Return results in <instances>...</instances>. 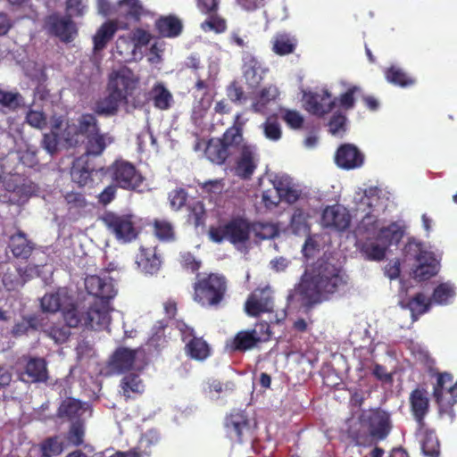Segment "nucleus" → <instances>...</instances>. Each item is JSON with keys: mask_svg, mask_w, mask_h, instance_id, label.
<instances>
[{"mask_svg": "<svg viewBox=\"0 0 457 457\" xmlns=\"http://www.w3.org/2000/svg\"><path fill=\"white\" fill-rule=\"evenodd\" d=\"M347 283L340 268L325 259H318L304 272L295 287L303 306L307 309L329 299Z\"/></svg>", "mask_w": 457, "mask_h": 457, "instance_id": "1", "label": "nucleus"}, {"mask_svg": "<svg viewBox=\"0 0 457 457\" xmlns=\"http://www.w3.org/2000/svg\"><path fill=\"white\" fill-rule=\"evenodd\" d=\"M192 299L205 309L221 308L228 295V279L218 272L197 273L192 284Z\"/></svg>", "mask_w": 457, "mask_h": 457, "instance_id": "2", "label": "nucleus"}, {"mask_svg": "<svg viewBox=\"0 0 457 457\" xmlns=\"http://www.w3.org/2000/svg\"><path fill=\"white\" fill-rule=\"evenodd\" d=\"M245 123L246 120L242 114L237 113L232 126L228 128L220 137H212L208 140L204 150L206 158L212 163L224 164L243 142Z\"/></svg>", "mask_w": 457, "mask_h": 457, "instance_id": "3", "label": "nucleus"}, {"mask_svg": "<svg viewBox=\"0 0 457 457\" xmlns=\"http://www.w3.org/2000/svg\"><path fill=\"white\" fill-rule=\"evenodd\" d=\"M436 378L433 386V397L438 405L440 415L454 418L453 406L457 404V381L453 384V376L449 372H435Z\"/></svg>", "mask_w": 457, "mask_h": 457, "instance_id": "4", "label": "nucleus"}, {"mask_svg": "<svg viewBox=\"0 0 457 457\" xmlns=\"http://www.w3.org/2000/svg\"><path fill=\"white\" fill-rule=\"evenodd\" d=\"M251 235V222L246 219L237 217L228 220L224 225L211 227L210 238L215 243L225 240L234 245H245Z\"/></svg>", "mask_w": 457, "mask_h": 457, "instance_id": "5", "label": "nucleus"}, {"mask_svg": "<svg viewBox=\"0 0 457 457\" xmlns=\"http://www.w3.org/2000/svg\"><path fill=\"white\" fill-rule=\"evenodd\" d=\"M358 420L368 428L371 437L377 441L385 440L393 428L390 412L380 407L361 410Z\"/></svg>", "mask_w": 457, "mask_h": 457, "instance_id": "6", "label": "nucleus"}, {"mask_svg": "<svg viewBox=\"0 0 457 457\" xmlns=\"http://www.w3.org/2000/svg\"><path fill=\"white\" fill-rule=\"evenodd\" d=\"M101 130L95 113H82L76 122L67 123L63 132V140L69 146L76 147L84 144L85 139Z\"/></svg>", "mask_w": 457, "mask_h": 457, "instance_id": "7", "label": "nucleus"}, {"mask_svg": "<svg viewBox=\"0 0 457 457\" xmlns=\"http://www.w3.org/2000/svg\"><path fill=\"white\" fill-rule=\"evenodd\" d=\"M102 221L119 241L131 242L138 235L136 217L131 213L106 212L102 217Z\"/></svg>", "mask_w": 457, "mask_h": 457, "instance_id": "8", "label": "nucleus"}, {"mask_svg": "<svg viewBox=\"0 0 457 457\" xmlns=\"http://www.w3.org/2000/svg\"><path fill=\"white\" fill-rule=\"evenodd\" d=\"M112 182L119 187L137 191L145 181L142 173L134 164L125 160H116L108 168Z\"/></svg>", "mask_w": 457, "mask_h": 457, "instance_id": "9", "label": "nucleus"}, {"mask_svg": "<svg viewBox=\"0 0 457 457\" xmlns=\"http://www.w3.org/2000/svg\"><path fill=\"white\" fill-rule=\"evenodd\" d=\"M226 437L233 444L241 445L250 441L253 437V429L250 420L245 411L233 410L224 420Z\"/></svg>", "mask_w": 457, "mask_h": 457, "instance_id": "10", "label": "nucleus"}, {"mask_svg": "<svg viewBox=\"0 0 457 457\" xmlns=\"http://www.w3.org/2000/svg\"><path fill=\"white\" fill-rule=\"evenodd\" d=\"M137 83L138 79L135 78L133 71L127 67H122L109 74L106 90L112 91L124 103H128Z\"/></svg>", "mask_w": 457, "mask_h": 457, "instance_id": "11", "label": "nucleus"}, {"mask_svg": "<svg viewBox=\"0 0 457 457\" xmlns=\"http://www.w3.org/2000/svg\"><path fill=\"white\" fill-rule=\"evenodd\" d=\"M414 247L417 266L413 270V278L418 281H426L436 276L439 269V262L431 252L422 248L421 244L409 245V250Z\"/></svg>", "mask_w": 457, "mask_h": 457, "instance_id": "12", "label": "nucleus"}, {"mask_svg": "<svg viewBox=\"0 0 457 457\" xmlns=\"http://www.w3.org/2000/svg\"><path fill=\"white\" fill-rule=\"evenodd\" d=\"M237 150H239V155L236 161L235 174L242 179H250L259 162L257 147L243 144Z\"/></svg>", "mask_w": 457, "mask_h": 457, "instance_id": "13", "label": "nucleus"}, {"mask_svg": "<svg viewBox=\"0 0 457 457\" xmlns=\"http://www.w3.org/2000/svg\"><path fill=\"white\" fill-rule=\"evenodd\" d=\"M46 25L50 34L64 43H71L78 35V28L72 21L71 15L52 14L48 16Z\"/></svg>", "mask_w": 457, "mask_h": 457, "instance_id": "14", "label": "nucleus"}, {"mask_svg": "<svg viewBox=\"0 0 457 457\" xmlns=\"http://www.w3.org/2000/svg\"><path fill=\"white\" fill-rule=\"evenodd\" d=\"M108 301H95L84 311L83 327L94 330H102L111 321V316L107 307Z\"/></svg>", "mask_w": 457, "mask_h": 457, "instance_id": "15", "label": "nucleus"}, {"mask_svg": "<svg viewBox=\"0 0 457 457\" xmlns=\"http://www.w3.org/2000/svg\"><path fill=\"white\" fill-rule=\"evenodd\" d=\"M351 224V215L346 208L340 204L327 206L321 214V225L337 231L346 230Z\"/></svg>", "mask_w": 457, "mask_h": 457, "instance_id": "16", "label": "nucleus"}, {"mask_svg": "<svg viewBox=\"0 0 457 457\" xmlns=\"http://www.w3.org/2000/svg\"><path fill=\"white\" fill-rule=\"evenodd\" d=\"M66 216L70 220H78L91 212L92 204L83 193L69 191L63 195Z\"/></svg>", "mask_w": 457, "mask_h": 457, "instance_id": "17", "label": "nucleus"}, {"mask_svg": "<svg viewBox=\"0 0 457 457\" xmlns=\"http://www.w3.org/2000/svg\"><path fill=\"white\" fill-rule=\"evenodd\" d=\"M336 106V100L331 99V94L328 89L321 93L310 92L304 95V107L311 114L322 117L330 112Z\"/></svg>", "mask_w": 457, "mask_h": 457, "instance_id": "18", "label": "nucleus"}, {"mask_svg": "<svg viewBox=\"0 0 457 457\" xmlns=\"http://www.w3.org/2000/svg\"><path fill=\"white\" fill-rule=\"evenodd\" d=\"M273 307V297L265 289L254 290L249 295L245 303V311L251 317H258L262 313L272 312Z\"/></svg>", "mask_w": 457, "mask_h": 457, "instance_id": "19", "label": "nucleus"}, {"mask_svg": "<svg viewBox=\"0 0 457 457\" xmlns=\"http://www.w3.org/2000/svg\"><path fill=\"white\" fill-rule=\"evenodd\" d=\"M336 164L344 170H354L362 166L364 154L353 144L341 145L335 154Z\"/></svg>", "mask_w": 457, "mask_h": 457, "instance_id": "20", "label": "nucleus"}, {"mask_svg": "<svg viewBox=\"0 0 457 457\" xmlns=\"http://www.w3.org/2000/svg\"><path fill=\"white\" fill-rule=\"evenodd\" d=\"M84 284L87 293L100 301H109L116 295L112 279L109 277L89 275L85 278Z\"/></svg>", "mask_w": 457, "mask_h": 457, "instance_id": "21", "label": "nucleus"}, {"mask_svg": "<svg viewBox=\"0 0 457 457\" xmlns=\"http://www.w3.org/2000/svg\"><path fill=\"white\" fill-rule=\"evenodd\" d=\"M410 410L417 427H424L425 418L429 412V398L424 388H415L409 396Z\"/></svg>", "mask_w": 457, "mask_h": 457, "instance_id": "22", "label": "nucleus"}, {"mask_svg": "<svg viewBox=\"0 0 457 457\" xmlns=\"http://www.w3.org/2000/svg\"><path fill=\"white\" fill-rule=\"evenodd\" d=\"M20 378L21 381L30 384L46 382L48 370L46 361L43 358H29Z\"/></svg>", "mask_w": 457, "mask_h": 457, "instance_id": "23", "label": "nucleus"}, {"mask_svg": "<svg viewBox=\"0 0 457 457\" xmlns=\"http://www.w3.org/2000/svg\"><path fill=\"white\" fill-rule=\"evenodd\" d=\"M128 28L129 25L127 22L123 23L118 21H107L104 22L93 37L94 52L97 53L104 50L119 29H126Z\"/></svg>", "mask_w": 457, "mask_h": 457, "instance_id": "24", "label": "nucleus"}, {"mask_svg": "<svg viewBox=\"0 0 457 457\" xmlns=\"http://www.w3.org/2000/svg\"><path fill=\"white\" fill-rule=\"evenodd\" d=\"M136 263L138 269L145 274H155L161 268V255L157 253L156 247L141 246L137 255Z\"/></svg>", "mask_w": 457, "mask_h": 457, "instance_id": "25", "label": "nucleus"}, {"mask_svg": "<svg viewBox=\"0 0 457 457\" xmlns=\"http://www.w3.org/2000/svg\"><path fill=\"white\" fill-rule=\"evenodd\" d=\"M94 171L95 168L90 166L87 155H80L72 162L71 177L74 183L78 184L79 187H85L92 181V174Z\"/></svg>", "mask_w": 457, "mask_h": 457, "instance_id": "26", "label": "nucleus"}, {"mask_svg": "<svg viewBox=\"0 0 457 457\" xmlns=\"http://www.w3.org/2000/svg\"><path fill=\"white\" fill-rule=\"evenodd\" d=\"M268 70L255 56L247 54L244 58V77L251 87H257Z\"/></svg>", "mask_w": 457, "mask_h": 457, "instance_id": "27", "label": "nucleus"}, {"mask_svg": "<svg viewBox=\"0 0 457 457\" xmlns=\"http://www.w3.org/2000/svg\"><path fill=\"white\" fill-rule=\"evenodd\" d=\"M271 50L278 56L292 54L298 46V39L288 32L276 33L271 41Z\"/></svg>", "mask_w": 457, "mask_h": 457, "instance_id": "28", "label": "nucleus"}, {"mask_svg": "<svg viewBox=\"0 0 457 457\" xmlns=\"http://www.w3.org/2000/svg\"><path fill=\"white\" fill-rule=\"evenodd\" d=\"M113 141V137L109 133H102L101 130L94 133L85 139V153L82 155H87V158L100 156Z\"/></svg>", "mask_w": 457, "mask_h": 457, "instance_id": "29", "label": "nucleus"}, {"mask_svg": "<svg viewBox=\"0 0 457 457\" xmlns=\"http://www.w3.org/2000/svg\"><path fill=\"white\" fill-rule=\"evenodd\" d=\"M417 435L420 438L421 450L428 457H439L440 444L434 429L427 427H417Z\"/></svg>", "mask_w": 457, "mask_h": 457, "instance_id": "30", "label": "nucleus"}, {"mask_svg": "<svg viewBox=\"0 0 457 457\" xmlns=\"http://www.w3.org/2000/svg\"><path fill=\"white\" fill-rule=\"evenodd\" d=\"M107 95L97 99L93 105V111L96 115L110 117L116 115L121 103L120 98L114 95L112 91L106 90Z\"/></svg>", "mask_w": 457, "mask_h": 457, "instance_id": "31", "label": "nucleus"}, {"mask_svg": "<svg viewBox=\"0 0 457 457\" xmlns=\"http://www.w3.org/2000/svg\"><path fill=\"white\" fill-rule=\"evenodd\" d=\"M400 305L403 309H408L411 312L412 321H417L419 318L424 313L428 312L431 306V299L428 298L425 294L420 292L414 295L413 297L403 300Z\"/></svg>", "mask_w": 457, "mask_h": 457, "instance_id": "32", "label": "nucleus"}, {"mask_svg": "<svg viewBox=\"0 0 457 457\" xmlns=\"http://www.w3.org/2000/svg\"><path fill=\"white\" fill-rule=\"evenodd\" d=\"M8 246L14 257L23 260L29 259L34 249V244L22 231H18L10 237Z\"/></svg>", "mask_w": 457, "mask_h": 457, "instance_id": "33", "label": "nucleus"}, {"mask_svg": "<svg viewBox=\"0 0 457 457\" xmlns=\"http://www.w3.org/2000/svg\"><path fill=\"white\" fill-rule=\"evenodd\" d=\"M159 35L163 37H176L183 29L182 21L175 15L162 16L155 21Z\"/></svg>", "mask_w": 457, "mask_h": 457, "instance_id": "34", "label": "nucleus"}, {"mask_svg": "<svg viewBox=\"0 0 457 457\" xmlns=\"http://www.w3.org/2000/svg\"><path fill=\"white\" fill-rule=\"evenodd\" d=\"M118 14L127 21L138 22L145 10L140 0H120Z\"/></svg>", "mask_w": 457, "mask_h": 457, "instance_id": "35", "label": "nucleus"}, {"mask_svg": "<svg viewBox=\"0 0 457 457\" xmlns=\"http://www.w3.org/2000/svg\"><path fill=\"white\" fill-rule=\"evenodd\" d=\"M149 99L153 101L156 109L165 111L171 107L173 103L172 94L162 82H156L149 91Z\"/></svg>", "mask_w": 457, "mask_h": 457, "instance_id": "36", "label": "nucleus"}, {"mask_svg": "<svg viewBox=\"0 0 457 457\" xmlns=\"http://www.w3.org/2000/svg\"><path fill=\"white\" fill-rule=\"evenodd\" d=\"M137 351L128 348L117 349L112 356L111 365L120 373L132 369Z\"/></svg>", "mask_w": 457, "mask_h": 457, "instance_id": "37", "label": "nucleus"}, {"mask_svg": "<svg viewBox=\"0 0 457 457\" xmlns=\"http://www.w3.org/2000/svg\"><path fill=\"white\" fill-rule=\"evenodd\" d=\"M377 239V237L375 238ZM387 247L384 243L368 237L360 243V252L368 261L380 262L386 257Z\"/></svg>", "mask_w": 457, "mask_h": 457, "instance_id": "38", "label": "nucleus"}, {"mask_svg": "<svg viewBox=\"0 0 457 457\" xmlns=\"http://www.w3.org/2000/svg\"><path fill=\"white\" fill-rule=\"evenodd\" d=\"M384 75L387 82L400 87H410L416 84V79L413 76L396 65L386 68Z\"/></svg>", "mask_w": 457, "mask_h": 457, "instance_id": "39", "label": "nucleus"}, {"mask_svg": "<svg viewBox=\"0 0 457 457\" xmlns=\"http://www.w3.org/2000/svg\"><path fill=\"white\" fill-rule=\"evenodd\" d=\"M187 356L196 361H204L211 355V347L203 337H193L185 345Z\"/></svg>", "mask_w": 457, "mask_h": 457, "instance_id": "40", "label": "nucleus"}, {"mask_svg": "<svg viewBox=\"0 0 457 457\" xmlns=\"http://www.w3.org/2000/svg\"><path fill=\"white\" fill-rule=\"evenodd\" d=\"M167 327L168 324L163 320L155 322L146 343L149 349L160 352L168 345V338L165 334Z\"/></svg>", "mask_w": 457, "mask_h": 457, "instance_id": "41", "label": "nucleus"}, {"mask_svg": "<svg viewBox=\"0 0 457 457\" xmlns=\"http://www.w3.org/2000/svg\"><path fill=\"white\" fill-rule=\"evenodd\" d=\"M404 230L397 222H392L387 227L379 228L377 233V240L385 244L388 248L392 245H397L403 238Z\"/></svg>", "mask_w": 457, "mask_h": 457, "instance_id": "42", "label": "nucleus"}, {"mask_svg": "<svg viewBox=\"0 0 457 457\" xmlns=\"http://www.w3.org/2000/svg\"><path fill=\"white\" fill-rule=\"evenodd\" d=\"M347 436L357 446H370L372 445L373 438L370 435L368 428L357 422L349 425Z\"/></svg>", "mask_w": 457, "mask_h": 457, "instance_id": "43", "label": "nucleus"}, {"mask_svg": "<svg viewBox=\"0 0 457 457\" xmlns=\"http://www.w3.org/2000/svg\"><path fill=\"white\" fill-rule=\"evenodd\" d=\"M258 342L249 329L241 330L231 341L230 348L235 352H246L258 345Z\"/></svg>", "mask_w": 457, "mask_h": 457, "instance_id": "44", "label": "nucleus"}, {"mask_svg": "<svg viewBox=\"0 0 457 457\" xmlns=\"http://www.w3.org/2000/svg\"><path fill=\"white\" fill-rule=\"evenodd\" d=\"M82 411L81 402L69 397L62 402L58 410L57 416L60 419H66L70 421H74V419L78 418Z\"/></svg>", "mask_w": 457, "mask_h": 457, "instance_id": "45", "label": "nucleus"}, {"mask_svg": "<svg viewBox=\"0 0 457 457\" xmlns=\"http://www.w3.org/2000/svg\"><path fill=\"white\" fill-rule=\"evenodd\" d=\"M155 237L162 242L170 243L176 240V231L173 224L167 220L155 219L153 222Z\"/></svg>", "mask_w": 457, "mask_h": 457, "instance_id": "46", "label": "nucleus"}, {"mask_svg": "<svg viewBox=\"0 0 457 457\" xmlns=\"http://www.w3.org/2000/svg\"><path fill=\"white\" fill-rule=\"evenodd\" d=\"M120 387L123 395L130 398L131 394H141L144 391V385L139 376L134 373L127 374L120 381Z\"/></svg>", "mask_w": 457, "mask_h": 457, "instance_id": "47", "label": "nucleus"}, {"mask_svg": "<svg viewBox=\"0 0 457 457\" xmlns=\"http://www.w3.org/2000/svg\"><path fill=\"white\" fill-rule=\"evenodd\" d=\"M379 220L378 216L368 212L359 222L356 230L361 236L377 235L379 230Z\"/></svg>", "mask_w": 457, "mask_h": 457, "instance_id": "48", "label": "nucleus"}, {"mask_svg": "<svg viewBox=\"0 0 457 457\" xmlns=\"http://www.w3.org/2000/svg\"><path fill=\"white\" fill-rule=\"evenodd\" d=\"M62 313L68 328L83 326L84 311L79 310L73 303L64 305Z\"/></svg>", "mask_w": 457, "mask_h": 457, "instance_id": "49", "label": "nucleus"}, {"mask_svg": "<svg viewBox=\"0 0 457 457\" xmlns=\"http://www.w3.org/2000/svg\"><path fill=\"white\" fill-rule=\"evenodd\" d=\"M85 425L81 420L71 422L66 434V439L73 446H79L84 443Z\"/></svg>", "mask_w": 457, "mask_h": 457, "instance_id": "50", "label": "nucleus"}, {"mask_svg": "<svg viewBox=\"0 0 457 457\" xmlns=\"http://www.w3.org/2000/svg\"><path fill=\"white\" fill-rule=\"evenodd\" d=\"M278 95V88L274 86L263 87L259 95L256 102L253 103L252 109L256 112H262L266 104L274 100Z\"/></svg>", "mask_w": 457, "mask_h": 457, "instance_id": "51", "label": "nucleus"}, {"mask_svg": "<svg viewBox=\"0 0 457 457\" xmlns=\"http://www.w3.org/2000/svg\"><path fill=\"white\" fill-rule=\"evenodd\" d=\"M41 309L44 312L55 313L62 312L64 304L58 293L46 294L40 301Z\"/></svg>", "mask_w": 457, "mask_h": 457, "instance_id": "52", "label": "nucleus"}, {"mask_svg": "<svg viewBox=\"0 0 457 457\" xmlns=\"http://www.w3.org/2000/svg\"><path fill=\"white\" fill-rule=\"evenodd\" d=\"M266 138L278 141L282 137L280 124L276 115L269 116L262 125Z\"/></svg>", "mask_w": 457, "mask_h": 457, "instance_id": "53", "label": "nucleus"}, {"mask_svg": "<svg viewBox=\"0 0 457 457\" xmlns=\"http://www.w3.org/2000/svg\"><path fill=\"white\" fill-rule=\"evenodd\" d=\"M178 260L183 270L195 275L200 273L199 270L202 267V261L197 259L191 252H181Z\"/></svg>", "mask_w": 457, "mask_h": 457, "instance_id": "54", "label": "nucleus"}, {"mask_svg": "<svg viewBox=\"0 0 457 457\" xmlns=\"http://www.w3.org/2000/svg\"><path fill=\"white\" fill-rule=\"evenodd\" d=\"M260 239H270L277 236L278 228L269 222H251V233Z\"/></svg>", "mask_w": 457, "mask_h": 457, "instance_id": "55", "label": "nucleus"}, {"mask_svg": "<svg viewBox=\"0 0 457 457\" xmlns=\"http://www.w3.org/2000/svg\"><path fill=\"white\" fill-rule=\"evenodd\" d=\"M208 18L201 24V29L204 31H214L222 33L227 29L226 21L217 12L206 13Z\"/></svg>", "mask_w": 457, "mask_h": 457, "instance_id": "56", "label": "nucleus"}, {"mask_svg": "<svg viewBox=\"0 0 457 457\" xmlns=\"http://www.w3.org/2000/svg\"><path fill=\"white\" fill-rule=\"evenodd\" d=\"M361 92V87L358 86H351L345 93L341 94L338 98H335L336 105L345 111L351 110L355 105L354 95Z\"/></svg>", "mask_w": 457, "mask_h": 457, "instance_id": "57", "label": "nucleus"}, {"mask_svg": "<svg viewBox=\"0 0 457 457\" xmlns=\"http://www.w3.org/2000/svg\"><path fill=\"white\" fill-rule=\"evenodd\" d=\"M42 457H54L62 452V443L56 436L48 437L40 445Z\"/></svg>", "mask_w": 457, "mask_h": 457, "instance_id": "58", "label": "nucleus"}, {"mask_svg": "<svg viewBox=\"0 0 457 457\" xmlns=\"http://www.w3.org/2000/svg\"><path fill=\"white\" fill-rule=\"evenodd\" d=\"M453 295L454 290L453 287L447 283H441L434 289L432 299L436 303L444 304Z\"/></svg>", "mask_w": 457, "mask_h": 457, "instance_id": "59", "label": "nucleus"}, {"mask_svg": "<svg viewBox=\"0 0 457 457\" xmlns=\"http://www.w3.org/2000/svg\"><path fill=\"white\" fill-rule=\"evenodd\" d=\"M282 120L292 129H300L304 122L303 117L295 110L285 109L282 112Z\"/></svg>", "mask_w": 457, "mask_h": 457, "instance_id": "60", "label": "nucleus"}, {"mask_svg": "<svg viewBox=\"0 0 457 457\" xmlns=\"http://www.w3.org/2000/svg\"><path fill=\"white\" fill-rule=\"evenodd\" d=\"M169 201L172 210L179 211L187 200V192L181 187L175 188L169 193Z\"/></svg>", "mask_w": 457, "mask_h": 457, "instance_id": "61", "label": "nucleus"}, {"mask_svg": "<svg viewBox=\"0 0 457 457\" xmlns=\"http://www.w3.org/2000/svg\"><path fill=\"white\" fill-rule=\"evenodd\" d=\"M21 100L20 93L0 89V105L14 110L20 106Z\"/></svg>", "mask_w": 457, "mask_h": 457, "instance_id": "62", "label": "nucleus"}, {"mask_svg": "<svg viewBox=\"0 0 457 457\" xmlns=\"http://www.w3.org/2000/svg\"><path fill=\"white\" fill-rule=\"evenodd\" d=\"M258 343L267 342L270 339V326L266 321L257 322L253 328L249 329Z\"/></svg>", "mask_w": 457, "mask_h": 457, "instance_id": "63", "label": "nucleus"}, {"mask_svg": "<svg viewBox=\"0 0 457 457\" xmlns=\"http://www.w3.org/2000/svg\"><path fill=\"white\" fill-rule=\"evenodd\" d=\"M348 392L350 394L349 404L353 408H361L370 395V391L359 387L349 388Z\"/></svg>", "mask_w": 457, "mask_h": 457, "instance_id": "64", "label": "nucleus"}]
</instances>
